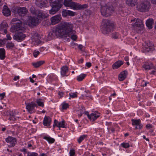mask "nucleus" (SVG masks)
Returning <instances> with one entry per match:
<instances>
[{"instance_id": "1", "label": "nucleus", "mask_w": 156, "mask_h": 156, "mask_svg": "<svg viewBox=\"0 0 156 156\" xmlns=\"http://www.w3.org/2000/svg\"><path fill=\"white\" fill-rule=\"evenodd\" d=\"M73 24L70 22H61L59 25V37L65 38L71 36V38L72 40L76 41L77 36L75 34L76 32L73 30Z\"/></svg>"}, {"instance_id": "2", "label": "nucleus", "mask_w": 156, "mask_h": 156, "mask_svg": "<svg viewBox=\"0 0 156 156\" xmlns=\"http://www.w3.org/2000/svg\"><path fill=\"white\" fill-rule=\"evenodd\" d=\"M63 4L65 6L69 7L74 10H81L86 9L88 7L87 4L81 5L76 2H72V0H64Z\"/></svg>"}, {"instance_id": "3", "label": "nucleus", "mask_w": 156, "mask_h": 156, "mask_svg": "<svg viewBox=\"0 0 156 156\" xmlns=\"http://www.w3.org/2000/svg\"><path fill=\"white\" fill-rule=\"evenodd\" d=\"M114 24L109 20L104 19L102 21L101 31L104 34H108L113 29Z\"/></svg>"}, {"instance_id": "4", "label": "nucleus", "mask_w": 156, "mask_h": 156, "mask_svg": "<svg viewBox=\"0 0 156 156\" xmlns=\"http://www.w3.org/2000/svg\"><path fill=\"white\" fill-rule=\"evenodd\" d=\"M16 21H18L14 25L12 26L10 29V31L12 33H16L20 30H24L25 29L23 27L24 25L22 21L19 20L17 18H13L12 19V21L13 22H15Z\"/></svg>"}, {"instance_id": "5", "label": "nucleus", "mask_w": 156, "mask_h": 156, "mask_svg": "<svg viewBox=\"0 0 156 156\" xmlns=\"http://www.w3.org/2000/svg\"><path fill=\"white\" fill-rule=\"evenodd\" d=\"M16 21H18L14 25L12 26L10 29V31L12 33H16L20 30H24L25 29L23 27L24 25L22 21L19 20L17 18H13L12 19V21L13 22H15Z\"/></svg>"}, {"instance_id": "6", "label": "nucleus", "mask_w": 156, "mask_h": 156, "mask_svg": "<svg viewBox=\"0 0 156 156\" xmlns=\"http://www.w3.org/2000/svg\"><path fill=\"white\" fill-rule=\"evenodd\" d=\"M136 21V22L133 25L134 28L136 29V32L139 34H141L144 30V25L142 20L140 19H137L136 20V19L131 20V22H134Z\"/></svg>"}, {"instance_id": "7", "label": "nucleus", "mask_w": 156, "mask_h": 156, "mask_svg": "<svg viewBox=\"0 0 156 156\" xmlns=\"http://www.w3.org/2000/svg\"><path fill=\"white\" fill-rule=\"evenodd\" d=\"M151 4L148 1L142 2L137 6V9L141 12H148L151 8Z\"/></svg>"}, {"instance_id": "8", "label": "nucleus", "mask_w": 156, "mask_h": 156, "mask_svg": "<svg viewBox=\"0 0 156 156\" xmlns=\"http://www.w3.org/2000/svg\"><path fill=\"white\" fill-rule=\"evenodd\" d=\"M114 11V7L112 6L109 7L103 6L101 7V12L102 15L106 17L111 15Z\"/></svg>"}, {"instance_id": "9", "label": "nucleus", "mask_w": 156, "mask_h": 156, "mask_svg": "<svg viewBox=\"0 0 156 156\" xmlns=\"http://www.w3.org/2000/svg\"><path fill=\"white\" fill-rule=\"evenodd\" d=\"M50 3L52 8L49 10V13L54 14L58 10V0H50Z\"/></svg>"}, {"instance_id": "10", "label": "nucleus", "mask_w": 156, "mask_h": 156, "mask_svg": "<svg viewBox=\"0 0 156 156\" xmlns=\"http://www.w3.org/2000/svg\"><path fill=\"white\" fill-rule=\"evenodd\" d=\"M26 37V35L25 34L22 32H18L13 35V38L18 42H21L25 39Z\"/></svg>"}, {"instance_id": "11", "label": "nucleus", "mask_w": 156, "mask_h": 156, "mask_svg": "<svg viewBox=\"0 0 156 156\" xmlns=\"http://www.w3.org/2000/svg\"><path fill=\"white\" fill-rule=\"evenodd\" d=\"M85 114L87 115L88 118L90 120L94 122L100 116V113L97 111H95L89 115L88 112H86Z\"/></svg>"}, {"instance_id": "12", "label": "nucleus", "mask_w": 156, "mask_h": 156, "mask_svg": "<svg viewBox=\"0 0 156 156\" xmlns=\"http://www.w3.org/2000/svg\"><path fill=\"white\" fill-rule=\"evenodd\" d=\"M132 124L133 126H135V129H141L143 128V125L141 123V121L140 119H131Z\"/></svg>"}, {"instance_id": "13", "label": "nucleus", "mask_w": 156, "mask_h": 156, "mask_svg": "<svg viewBox=\"0 0 156 156\" xmlns=\"http://www.w3.org/2000/svg\"><path fill=\"white\" fill-rule=\"evenodd\" d=\"M37 108V105L33 101L29 103L26 104V108L27 109L28 112L30 113H33L35 112L34 108Z\"/></svg>"}, {"instance_id": "14", "label": "nucleus", "mask_w": 156, "mask_h": 156, "mask_svg": "<svg viewBox=\"0 0 156 156\" xmlns=\"http://www.w3.org/2000/svg\"><path fill=\"white\" fill-rule=\"evenodd\" d=\"M6 142L7 143V145L9 147H14L17 141L16 138L10 136H9L5 139Z\"/></svg>"}, {"instance_id": "15", "label": "nucleus", "mask_w": 156, "mask_h": 156, "mask_svg": "<svg viewBox=\"0 0 156 156\" xmlns=\"http://www.w3.org/2000/svg\"><path fill=\"white\" fill-rule=\"evenodd\" d=\"M16 111L15 110L10 111L8 112L7 116L8 117V119L10 121H15L17 120V117H16V116L17 113Z\"/></svg>"}, {"instance_id": "16", "label": "nucleus", "mask_w": 156, "mask_h": 156, "mask_svg": "<svg viewBox=\"0 0 156 156\" xmlns=\"http://www.w3.org/2000/svg\"><path fill=\"white\" fill-rule=\"evenodd\" d=\"M154 66L151 62H145L143 63L142 67L143 69L147 71L152 69L154 67Z\"/></svg>"}, {"instance_id": "17", "label": "nucleus", "mask_w": 156, "mask_h": 156, "mask_svg": "<svg viewBox=\"0 0 156 156\" xmlns=\"http://www.w3.org/2000/svg\"><path fill=\"white\" fill-rule=\"evenodd\" d=\"M28 11L25 7H19L18 8L17 14L20 16H23L27 14Z\"/></svg>"}, {"instance_id": "18", "label": "nucleus", "mask_w": 156, "mask_h": 156, "mask_svg": "<svg viewBox=\"0 0 156 156\" xmlns=\"http://www.w3.org/2000/svg\"><path fill=\"white\" fill-rule=\"evenodd\" d=\"M63 17H66L67 16H73L76 14V12L71 10L63 9L62 12Z\"/></svg>"}, {"instance_id": "19", "label": "nucleus", "mask_w": 156, "mask_h": 156, "mask_svg": "<svg viewBox=\"0 0 156 156\" xmlns=\"http://www.w3.org/2000/svg\"><path fill=\"white\" fill-rule=\"evenodd\" d=\"M128 75V72L126 70H124L121 72L119 75L118 79L120 81L124 80L126 77Z\"/></svg>"}, {"instance_id": "20", "label": "nucleus", "mask_w": 156, "mask_h": 156, "mask_svg": "<svg viewBox=\"0 0 156 156\" xmlns=\"http://www.w3.org/2000/svg\"><path fill=\"white\" fill-rule=\"evenodd\" d=\"M144 49L146 52H151L153 51L154 50L153 47L151 45L150 42H148L146 43L144 47Z\"/></svg>"}, {"instance_id": "21", "label": "nucleus", "mask_w": 156, "mask_h": 156, "mask_svg": "<svg viewBox=\"0 0 156 156\" xmlns=\"http://www.w3.org/2000/svg\"><path fill=\"white\" fill-rule=\"evenodd\" d=\"M68 68L66 66H63L61 69V74L62 76H68Z\"/></svg>"}, {"instance_id": "22", "label": "nucleus", "mask_w": 156, "mask_h": 156, "mask_svg": "<svg viewBox=\"0 0 156 156\" xmlns=\"http://www.w3.org/2000/svg\"><path fill=\"white\" fill-rule=\"evenodd\" d=\"M8 27V24L5 21H3L0 25V31H3L4 33L6 34L7 33V28Z\"/></svg>"}, {"instance_id": "23", "label": "nucleus", "mask_w": 156, "mask_h": 156, "mask_svg": "<svg viewBox=\"0 0 156 156\" xmlns=\"http://www.w3.org/2000/svg\"><path fill=\"white\" fill-rule=\"evenodd\" d=\"M47 3L48 1L47 0H44L38 2H35V4L37 6L41 9L46 7Z\"/></svg>"}, {"instance_id": "24", "label": "nucleus", "mask_w": 156, "mask_h": 156, "mask_svg": "<svg viewBox=\"0 0 156 156\" xmlns=\"http://www.w3.org/2000/svg\"><path fill=\"white\" fill-rule=\"evenodd\" d=\"M2 13L3 15L6 16H10L11 12L8 7L4 5L3 7L2 10Z\"/></svg>"}, {"instance_id": "25", "label": "nucleus", "mask_w": 156, "mask_h": 156, "mask_svg": "<svg viewBox=\"0 0 156 156\" xmlns=\"http://www.w3.org/2000/svg\"><path fill=\"white\" fill-rule=\"evenodd\" d=\"M123 64L122 61L119 60L114 63L112 66V67L113 69H115L120 67Z\"/></svg>"}, {"instance_id": "26", "label": "nucleus", "mask_w": 156, "mask_h": 156, "mask_svg": "<svg viewBox=\"0 0 156 156\" xmlns=\"http://www.w3.org/2000/svg\"><path fill=\"white\" fill-rule=\"evenodd\" d=\"M51 120L49 117L45 116L43 120V124L44 126H49L51 124Z\"/></svg>"}, {"instance_id": "27", "label": "nucleus", "mask_w": 156, "mask_h": 156, "mask_svg": "<svg viewBox=\"0 0 156 156\" xmlns=\"http://www.w3.org/2000/svg\"><path fill=\"white\" fill-rule=\"evenodd\" d=\"M50 20L51 24L52 25H55L58 23V15H57L51 17Z\"/></svg>"}, {"instance_id": "28", "label": "nucleus", "mask_w": 156, "mask_h": 156, "mask_svg": "<svg viewBox=\"0 0 156 156\" xmlns=\"http://www.w3.org/2000/svg\"><path fill=\"white\" fill-rule=\"evenodd\" d=\"M36 15H37V17L40 18H47L48 16V14L44 13L41 10L37 11V13Z\"/></svg>"}, {"instance_id": "29", "label": "nucleus", "mask_w": 156, "mask_h": 156, "mask_svg": "<svg viewBox=\"0 0 156 156\" xmlns=\"http://www.w3.org/2000/svg\"><path fill=\"white\" fill-rule=\"evenodd\" d=\"M137 0H126L127 5L131 7H134L137 4Z\"/></svg>"}, {"instance_id": "30", "label": "nucleus", "mask_w": 156, "mask_h": 156, "mask_svg": "<svg viewBox=\"0 0 156 156\" xmlns=\"http://www.w3.org/2000/svg\"><path fill=\"white\" fill-rule=\"evenodd\" d=\"M30 23L33 26H35L38 24L39 22V19L37 17H30Z\"/></svg>"}, {"instance_id": "31", "label": "nucleus", "mask_w": 156, "mask_h": 156, "mask_svg": "<svg viewBox=\"0 0 156 156\" xmlns=\"http://www.w3.org/2000/svg\"><path fill=\"white\" fill-rule=\"evenodd\" d=\"M153 23V19H149L146 21V24L148 28L150 29L152 28V25Z\"/></svg>"}, {"instance_id": "32", "label": "nucleus", "mask_w": 156, "mask_h": 156, "mask_svg": "<svg viewBox=\"0 0 156 156\" xmlns=\"http://www.w3.org/2000/svg\"><path fill=\"white\" fill-rule=\"evenodd\" d=\"M44 62L45 61H40L37 62L32 63V65L34 68H37L43 64Z\"/></svg>"}, {"instance_id": "33", "label": "nucleus", "mask_w": 156, "mask_h": 156, "mask_svg": "<svg viewBox=\"0 0 156 156\" xmlns=\"http://www.w3.org/2000/svg\"><path fill=\"white\" fill-rule=\"evenodd\" d=\"M6 47L8 49L12 50L13 48L15 47V45L12 41L8 42L6 44Z\"/></svg>"}, {"instance_id": "34", "label": "nucleus", "mask_w": 156, "mask_h": 156, "mask_svg": "<svg viewBox=\"0 0 156 156\" xmlns=\"http://www.w3.org/2000/svg\"><path fill=\"white\" fill-rule=\"evenodd\" d=\"M5 50L3 48H0V58L4 60L5 58Z\"/></svg>"}, {"instance_id": "35", "label": "nucleus", "mask_w": 156, "mask_h": 156, "mask_svg": "<svg viewBox=\"0 0 156 156\" xmlns=\"http://www.w3.org/2000/svg\"><path fill=\"white\" fill-rule=\"evenodd\" d=\"M51 34L52 35H55L57 38H58V25H57L55 28H54Z\"/></svg>"}, {"instance_id": "36", "label": "nucleus", "mask_w": 156, "mask_h": 156, "mask_svg": "<svg viewBox=\"0 0 156 156\" xmlns=\"http://www.w3.org/2000/svg\"><path fill=\"white\" fill-rule=\"evenodd\" d=\"M67 124L64 120H62L61 122H59V130L60 128H66Z\"/></svg>"}, {"instance_id": "37", "label": "nucleus", "mask_w": 156, "mask_h": 156, "mask_svg": "<svg viewBox=\"0 0 156 156\" xmlns=\"http://www.w3.org/2000/svg\"><path fill=\"white\" fill-rule=\"evenodd\" d=\"M87 135H83L77 139V141L79 144H80L84 139L86 138L87 137Z\"/></svg>"}, {"instance_id": "38", "label": "nucleus", "mask_w": 156, "mask_h": 156, "mask_svg": "<svg viewBox=\"0 0 156 156\" xmlns=\"http://www.w3.org/2000/svg\"><path fill=\"white\" fill-rule=\"evenodd\" d=\"M43 139L47 140L49 143H53L55 141L54 139L47 136H44L43 137Z\"/></svg>"}, {"instance_id": "39", "label": "nucleus", "mask_w": 156, "mask_h": 156, "mask_svg": "<svg viewBox=\"0 0 156 156\" xmlns=\"http://www.w3.org/2000/svg\"><path fill=\"white\" fill-rule=\"evenodd\" d=\"M86 74H81L80 75L77 76V80L79 81H82L86 77Z\"/></svg>"}, {"instance_id": "40", "label": "nucleus", "mask_w": 156, "mask_h": 156, "mask_svg": "<svg viewBox=\"0 0 156 156\" xmlns=\"http://www.w3.org/2000/svg\"><path fill=\"white\" fill-rule=\"evenodd\" d=\"M121 146L124 148H127L130 147V145L128 143L123 142L121 144Z\"/></svg>"}, {"instance_id": "41", "label": "nucleus", "mask_w": 156, "mask_h": 156, "mask_svg": "<svg viewBox=\"0 0 156 156\" xmlns=\"http://www.w3.org/2000/svg\"><path fill=\"white\" fill-rule=\"evenodd\" d=\"M69 95L70 98L69 99H70V98H76L77 97V94L76 92H71L69 94Z\"/></svg>"}, {"instance_id": "42", "label": "nucleus", "mask_w": 156, "mask_h": 156, "mask_svg": "<svg viewBox=\"0 0 156 156\" xmlns=\"http://www.w3.org/2000/svg\"><path fill=\"white\" fill-rule=\"evenodd\" d=\"M30 12L33 14H36L37 13V11L35 10V9L33 6H31L30 9Z\"/></svg>"}, {"instance_id": "43", "label": "nucleus", "mask_w": 156, "mask_h": 156, "mask_svg": "<svg viewBox=\"0 0 156 156\" xmlns=\"http://www.w3.org/2000/svg\"><path fill=\"white\" fill-rule=\"evenodd\" d=\"M61 105L62 106V108L63 109H66L69 107V105L68 104L65 103L64 102L62 103Z\"/></svg>"}, {"instance_id": "44", "label": "nucleus", "mask_w": 156, "mask_h": 156, "mask_svg": "<svg viewBox=\"0 0 156 156\" xmlns=\"http://www.w3.org/2000/svg\"><path fill=\"white\" fill-rule=\"evenodd\" d=\"M152 70L150 73V74L153 75H156V67L154 66V67L152 69Z\"/></svg>"}, {"instance_id": "45", "label": "nucleus", "mask_w": 156, "mask_h": 156, "mask_svg": "<svg viewBox=\"0 0 156 156\" xmlns=\"http://www.w3.org/2000/svg\"><path fill=\"white\" fill-rule=\"evenodd\" d=\"M36 102L37 104V105L39 106H41L42 107H43L44 106V103L42 101H40L38 100H37L36 101Z\"/></svg>"}, {"instance_id": "46", "label": "nucleus", "mask_w": 156, "mask_h": 156, "mask_svg": "<svg viewBox=\"0 0 156 156\" xmlns=\"http://www.w3.org/2000/svg\"><path fill=\"white\" fill-rule=\"evenodd\" d=\"M27 156H38V154L36 152H28Z\"/></svg>"}, {"instance_id": "47", "label": "nucleus", "mask_w": 156, "mask_h": 156, "mask_svg": "<svg viewBox=\"0 0 156 156\" xmlns=\"http://www.w3.org/2000/svg\"><path fill=\"white\" fill-rule=\"evenodd\" d=\"M119 36V33L117 32H115L113 34L112 37L113 38L115 39H117L118 38Z\"/></svg>"}, {"instance_id": "48", "label": "nucleus", "mask_w": 156, "mask_h": 156, "mask_svg": "<svg viewBox=\"0 0 156 156\" xmlns=\"http://www.w3.org/2000/svg\"><path fill=\"white\" fill-rule=\"evenodd\" d=\"M18 8L15 7H12L11 9L12 12L15 14L17 13Z\"/></svg>"}, {"instance_id": "49", "label": "nucleus", "mask_w": 156, "mask_h": 156, "mask_svg": "<svg viewBox=\"0 0 156 156\" xmlns=\"http://www.w3.org/2000/svg\"><path fill=\"white\" fill-rule=\"evenodd\" d=\"M69 154L70 156H74L75 154V151L74 150L72 149L69 151Z\"/></svg>"}, {"instance_id": "50", "label": "nucleus", "mask_w": 156, "mask_h": 156, "mask_svg": "<svg viewBox=\"0 0 156 156\" xmlns=\"http://www.w3.org/2000/svg\"><path fill=\"white\" fill-rule=\"evenodd\" d=\"M40 53L39 51H38L34 50L33 53V56L35 58H36L37 57L38 55Z\"/></svg>"}, {"instance_id": "51", "label": "nucleus", "mask_w": 156, "mask_h": 156, "mask_svg": "<svg viewBox=\"0 0 156 156\" xmlns=\"http://www.w3.org/2000/svg\"><path fill=\"white\" fill-rule=\"evenodd\" d=\"M5 92H3L2 93L0 94V97L1 99H3V98L5 97Z\"/></svg>"}, {"instance_id": "52", "label": "nucleus", "mask_w": 156, "mask_h": 156, "mask_svg": "<svg viewBox=\"0 0 156 156\" xmlns=\"http://www.w3.org/2000/svg\"><path fill=\"white\" fill-rule=\"evenodd\" d=\"M142 83V86L143 87H145L146 86L147 84H149V83L145 81L144 80H143Z\"/></svg>"}, {"instance_id": "53", "label": "nucleus", "mask_w": 156, "mask_h": 156, "mask_svg": "<svg viewBox=\"0 0 156 156\" xmlns=\"http://www.w3.org/2000/svg\"><path fill=\"white\" fill-rule=\"evenodd\" d=\"M58 122L56 120V119L55 120L54 123L53 124V127H55V126H56L57 127H58V125H57V123Z\"/></svg>"}, {"instance_id": "54", "label": "nucleus", "mask_w": 156, "mask_h": 156, "mask_svg": "<svg viewBox=\"0 0 156 156\" xmlns=\"http://www.w3.org/2000/svg\"><path fill=\"white\" fill-rule=\"evenodd\" d=\"M10 133L12 134V135L13 136L17 135V133L15 132L14 131H10Z\"/></svg>"}, {"instance_id": "55", "label": "nucleus", "mask_w": 156, "mask_h": 156, "mask_svg": "<svg viewBox=\"0 0 156 156\" xmlns=\"http://www.w3.org/2000/svg\"><path fill=\"white\" fill-rule=\"evenodd\" d=\"M86 66L88 68H90L91 66V64L90 62H87L86 64Z\"/></svg>"}, {"instance_id": "56", "label": "nucleus", "mask_w": 156, "mask_h": 156, "mask_svg": "<svg viewBox=\"0 0 156 156\" xmlns=\"http://www.w3.org/2000/svg\"><path fill=\"white\" fill-rule=\"evenodd\" d=\"M152 125L151 124H147L146 126V127L147 129H150L152 127Z\"/></svg>"}, {"instance_id": "57", "label": "nucleus", "mask_w": 156, "mask_h": 156, "mask_svg": "<svg viewBox=\"0 0 156 156\" xmlns=\"http://www.w3.org/2000/svg\"><path fill=\"white\" fill-rule=\"evenodd\" d=\"M6 37L7 38V40H11L12 39V37H11L10 35L9 34H7Z\"/></svg>"}, {"instance_id": "58", "label": "nucleus", "mask_w": 156, "mask_h": 156, "mask_svg": "<svg viewBox=\"0 0 156 156\" xmlns=\"http://www.w3.org/2000/svg\"><path fill=\"white\" fill-rule=\"evenodd\" d=\"M112 122H105V125L107 126H111L112 125Z\"/></svg>"}, {"instance_id": "59", "label": "nucleus", "mask_w": 156, "mask_h": 156, "mask_svg": "<svg viewBox=\"0 0 156 156\" xmlns=\"http://www.w3.org/2000/svg\"><path fill=\"white\" fill-rule=\"evenodd\" d=\"M20 78V76H15L13 78V80L14 81H16L17 80L19 79Z\"/></svg>"}, {"instance_id": "60", "label": "nucleus", "mask_w": 156, "mask_h": 156, "mask_svg": "<svg viewBox=\"0 0 156 156\" xmlns=\"http://www.w3.org/2000/svg\"><path fill=\"white\" fill-rule=\"evenodd\" d=\"M4 44V41L0 39V47H1Z\"/></svg>"}, {"instance_id": "61", "label": "nucleus", "mask_w": 156, "mask_h": 156, "mask_svg": "<svg viewBox=\"0 0 156 156\" xmlns=\"http://www.w3.org/2000/svg\"><path fill=\"white\" fill-rule=\"evenodd\" d=\"M83 46L81 44H80L78 46V48L80 50H82Z\"/></svg>"}, {"instance_id": "62", "label": "nucleus", "mask_w": 156, "mask_h": 156, "mask_svg": "<svg viewBox=\"0 0 156 156\" xmlns=\"http://www.w3.org/2000/svg\"><path fill=\"white\" fill-rule=\"evenodd\" d=\"M63 92H59V98H61L63 97Z\"/></svg>"}, {"instance_id": "63", "label": "nucleus", "mask_w": 156, "mask_h": 156, "mask_svg": "<svg viewBox=\"0 0 156 156\" xmlns=\"http://www.w3.org/2000/svg\"><path fill=\"white\" fill-rule=\"evenodd\" d=\"M83 58H80L78 61V62L79 63H83Z\"/></svg>"}, {"instance_id": "64", "label": "nucleus", "mask_w": 156, "mask_h": 156, "mask_svg": "<svg viewBox=\"0 0 156 156\" xmlns=\"http://www.w3.org/2000/svg\"><path fill=\"white\" fill-rule=\"evenodd\" d=\"M46 75V74H38V75L39 76V77H44V76Z\"/></svg>"}]
</instances>
